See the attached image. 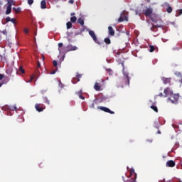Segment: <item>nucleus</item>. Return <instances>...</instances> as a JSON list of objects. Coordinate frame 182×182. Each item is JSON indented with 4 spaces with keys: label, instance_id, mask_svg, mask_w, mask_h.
Returning a JSON list of instances; mask_svg holds the SVG:
<instances>
[{
    "label": "nucleus",
    "instance_id": "29",
    "mask_svg": "<svg viewBox=\"0 0 182 182\" xmlns=\"http://www.w3.org/2000/svg\"><path fill=\"white\" fill-rule=\"evenodd\" d=\"M70 21L75 23V22H76V21H77V18H76V16H73L70 18Z\"/></svg>",
    "mask_w": 182,
    "mask_h": 182
},
{
    "label": "nucleus",
    "instance_id": "12",
    "mask_svg": "<svg viewBox=\"0 0 182 182\" xmlns=\"http://www.w3.org/2000/svg\"><path fill=\"white\" fill-rule=\"evenodd\" d=\"M124 21H126L127 22L129 21V18L127 16H124L123 14L120 15L119 18L117 20L118 23L123 22Z\"/></svg>",
    "mask_w": 182,
    "mask_h": 182
},
{
    "label": "nucleus",
    "instance_id": "59",
    "mask_svg": "<svg viewBox=\"0 0 182 182\" xmlns=\"http://www.w3.org/2000/svg\"><path fill=\"white\" fill-rule=\"evenodd\" d=\"M156 26H154V28H156Z\"/></svg>",
    "mask_w": 182,
    "mask_h": 182
},
{
    "label": "nucleus",
    "instance_id": "60",
    "mask_svg": "<svg viewBox=\"0 0 182 182\" xmlns=\"http://www.w3.org/2000/svg\"><path fill=\"white\" fill-rule=\"evenodd\" d=\"M179 182H182L181 181H179Z\"/></svg>",
    "mask_w": 182,
    "mask_h": 182
},
{
    "label": "nucleus",
    "instance_id": "21",
    "mask_svg": "<svg viewBox=\"0 0 182 182\" xmlns=\"http://www.w3.org/2000/svg\"><path fill=\"white\" fill-rule=\"evenodd\" d=\"M8 6H12V5H15V1L14 0H7Z\"/></svg>",
    "mask_w": 182,
    "mask_h": 182
},
{
    "label": "nucleus",
    "instance_id": "51",
    "mask_svg": "<svg viewBox=\"0 0 182 182\" xmlns=\"http://www.w3.org/2000/svg\"><path fill=\"white\" fill-rule=\"evenodd\" d=\"M122 68L124 69V63H122Z\"/></svg>",
    "mask_w": 182,
    "mask_h": 182
},
{
    "label": "nucleus",
    "instance_id": "42",
    "mask_svg": "<svg viewBox=\"0 0 182 182\" xmlns=\"http://www.w3.org/2000/svg\"><path fill=\"white\" fill-rule=\"evenodd\" d=\"M59 86H60V87L63 88V83L60 82V83H59Z\"/></svg>",
    "mask_w": 182,
    "mask_h": 182
},
{
    "label": "nucleus",
    "instance_id": "45",
    "mask_svg": "<svg viewBox=\"0 0 182 182\" xmlns=\"http://www.w3.org/2000/svg\"><path fill=\"white\" fill-rule=\"evenodd\" d=\"M2 5H4V2L2 1H0V9H1V6H2Z\"/></svg>",
    "mask_w": 182,
    "mask_h": 182
},
{
    "label": "nucleus",
    "instance_id": "19",
    "mask_svg": "<svg viewBox=\"0 0 182 182\" xmlns=\"http://www.w3.org/2000/svg\"><path fill=\"white\" fill-rule=\"evenodd\" d=\"M83 92L82 91V90H80V91H78L77 92V96L80 97V99H82V100H85V97H83V95H82V93Z\"/></svg>",
    "mask_w": 182,
    "mask_h": 182
},
{
    "label": "nucleus",
    "instance_id": "22",
    "mask_svg": "<svg viewBox=\"0 0 182 182\" xmlns=\"http://www.w3.org/2000/svg\"><path fill=\"white\" fill-rule=\"evenodd\" d=\"M106 72H107V73H109V76H112V75H113V70L110 68H106L105 69Z\"/></svg>",
    "mask_w": 182,
    "mask_h": 182
},
{
    "label": "nucleus",
    "instance_id": "14",
    "mask_svg": "<svg viewBox=\"0 0 182 182\" xmlns=\"http://www.w3.org/2000/svg\"><path fill=\"white\" fill-rule=\"evenodd\" d=\"M108 33L110 35V36H114V30L113 29V27H108Z\"/></svg>",
    "mask_w": 182,
    "mask_h": 182
},
{
    "label": "nucleus",
    "instance_id": "53",
    "mask_svg": "<svg viewBox=\"0 0 182 182\" xmlns=\"http://www.w3.org/2000/svg\"><path fill=\"white\" fill-rule=\"evenodd\" d=\"M179 83L182 85V78L179 80Z\"/></svg>",
    "mask_w": 182,
    "mask_h": 182
},
{
    "label": "nucleus",
    "instance_id": "20",
    "mask_svg": "<svg viewBox=\"0 0 182 182\" xmlns=\"http://www.w3.org/2000/svg\"><path fill=\"white\" fill-rule=\"evenodd\" d=\"M77 23H80L81 26H83V25H85V20H83L82 18H79L77 19Z\"/></svg>",
    "mask_w": 182,
    "mask_h": 182
},
{
    "label": "nucleus",
    "instance_id": "15",
    "mask_svg": "<svg viewBox=\"0 0 182 182\" xmlns=\"http://www.w3.org/2000/svg\"><path fill=\"white\" fill-rule=\"evenodd\" d=\"M164 5L168 6L166 12H168V14H171L173 12V8L171 7V6H170V4H168V3H165Z\"/></svg>",
    "mask_w": 182,
    "mask_h": 182
},
{
    "label": "nucleus",
    "instance_id": "48",
    "mask_svg": "<svg viewBox=\"0 0 182 182\" xmlns=\"http://www.w3.org/2000/svg\"><path fill=\"white\" fill-rule=\"evenodd\" d=\"M37 66L38 68H41V63L38 62Z\"/></svg>",
    "mask_w": 182,
    "mask_h": 182
},
{
    "label": "nucleus",
    "instance_id": "37",
    "mask_svg": "<svg viewBox=\"0 0 182 182\" xmlns=\"http://www.w3.org/2000/svg\"><path fill=\"white\" fill-rule=\"evenodd\" d=\"M28 5H32L33 4V0H28Z\"/></svg>",
    "mask_w": 182,
    "mask_h": 182
},
{
    "label": "nucleus",
    "instance_id": "24",
    "mask_svg": "<svg viewBox=\"0 0 182 182\" xmlns=\"http://www.w3.org/2000/svg\"><path fill=\"white\" fill-rule=\"evenodd\" d=\"M3 110H6V109H9V110H15L16 109V107H14V108H10L8 106L6 107H3Z\"/></svg>",
    "mask_w": 182,
    "mask_h": 182
},
{
    "label": "nucleus",
    "instance_id": "13",
    "mask_svg": "<svg viewBox=\"0 0 182 182\" xmlns=\"http://www.w3.org/2000/svg\"><path fill=\"white\" fill-rule=\"evenodd\" d=\"M176 166V162L173 160H169L166 162V167H175Z\"/></svg>",
    "mask_w": 182,
    "mask_h": 182
},
{
    "label": "nucleus",
    "instance_id": "56",
    "mask_svg": "<svg viewBox=\"0 0 182 182\" xmlns=\"http://www.w3.org/2000/svg\"><path fill=\"white\" fill-rule=\"evenodd\" d=\"M43 60H45V56L42 55Z\"/></svg>",
    "mask_w": 182,
    "mask_h": 182
},
{
    "label": "nucleus",
    "instance_id": "25",
    "mask_svg": "<svg viewBox=\"0 0 182 182\" xmlns=\"http://www.w3.org/2000/svg\"><path fill=\"white\" fill-rule=\"evenodd\" d=\"M154 50H156V47H154V46H149V52L152 53L154 52Z\"/></svg>",
    "mask_w": 182,
    "mask_h": 182
},
{
    "label": "nucleus",
    "instance_id": "55",
    "mask_svg": "<svg viewBox=\"0 0 182 182\" xmlns=\"http://www.w3.org/2000/svg\"><path fill=\"white\" fill-rule=\"evenodd\" d=\"M159 182H166V181L164 179V180L159 181Z\"/></svg>",
    "mask_w": 182,
    "mask_h": 182
},
{
    "label": "nucleus",
    "instance_id": "47",
    "mask_svg": "<svg viewBox=\"0 0 182 182\" xmlns=\"http://www.w3.org/2000/svg\"><path fill=\"white\" fill-rule=\"evenodd\" d=\"M158 96H159L160 97H163V93H159V95H158Z\"/></svg>",
    "mask_w": 182,
    "mask_h": 182
},
{
    "label": "nucleus",
    "instance_id": "2",
    "mask_svg": "<svg viewBox=\"0 0 182 182\" xmlns=\"http://www.w3.org/2000/svg\"><path fill=\"white\" fill-rule=\"evenodd\" d=\"M123 75L124 78L122 79V82L126 86H129V85H130V77H129V73L124 72Z\"/></svg>",
    "mask_w": 182,
    "mask_h": 182
},
{
    "label": "nucleus",
    "instance_id": "49",
    "mask_svg": "<svg viewBox=\"0 0 182 182\" xmlns=\"http://www.w3.org/2000/svg\"><path fill=\"white\" fill-rule=\"evenodd\" d=\"M16 12H21V9L18 8L17 10H16Z\"/></svg>",
    "mask_w": 182,
    "mask_h": 182
},
{
    "label": "nucleus",
    "instance_id": "35",
    "mask_svg": "<svg viewBox=\"0 0 182 182\" xmlns=\"http://www.w3.org/2000/svg\"><path fill=\"white\" fill-rule=\"evenodd\" d=\"M11 17H9V16H8V17L6 18V23L11 22Z\"/></svg>",
    "mask_w": 182,
    "mask_h": 182
},
{
    "label": "nucleus",
    "instance_id": "31",
    "mask_svg": "<svg viewBox=\"0 0 182 182\" xmlns=\"http://www.w3.org/2000/svg\"><path fill=\"white\" fill-rule=\"evenodd\" d=\"M10 22H12L15 26V25H16V18H11Z\"/></svg>",
    "mask_w": 182,
    "mask_h": 182
},
{
    "label": "nucleus",
    "instance_id": "46",
    "mask_svg": "<svg viewBox=\"0 0 182 182\" xmlns=\"http://www.w3.org/2000/svg\"><path fill=\"white\" fill-rule=\"evenodd\" d=\"M178 14V15H182V9H180Z\"/></svg>",
    "mask_w": 182,
    "mask_h": 182
},
{
    "label": "nucleus",
    "instance_id": "23",
    "mask_svg": "<svg viewBox=\"0 0 182 182\" xmlns=\"http://www.w3.org/2000/svg\"><path fill=\"white\" fill-rule=\"evenodd\" d=\"M151 109H152L154 112H156V113H159V109L157 108V107L152 105L151 106Z\"/></svg>",
    "mask_w": 182,
    "mask_h": 182
},
{
    "label": "nucleus",
    "instance_id": "27",
    "mask_svg": "<svg viewBox=\"0 0 182 182\" xmlns=\"http://www.w3.org/2000/svg\"><path fill=\"white\" fill-rule=\"evenodd\" d=\"M174 75L176 76H177V77H182V75H181V73L178 72V71H176L174 73Z\"/></svg>",
    "mask_w": 182,
    "mask_h": 182
},
{
    "label": "nucleus",
    "instance_id": "50",
    "mask_svg": "<svg viewBox=\"0 0 182 182\" xmlns=\"http://www.w3.org/2000/svg\"><path fill=\"white\" fill-rule=\"evenodd\" d=\"M7 115H8V116H12V114H11V112H7Z\"/></svg>",
    "mask_w": 182,
    "mask_h": 182
},
{
    "label": "nucleus",
    "instance_id": "38",
    "mask_svg": "<svg viewBox=\"0 0 182 182\" xmlns=\"http://www.w3.org/2000/svg\"><path fill=\"white\" fill-rule=\"evenodd\" d=\"M34 77H35V75H32L28 82H32L33 80Z\"/></svg>",
    "mask_w": 182,
    "mask_h": 182
},
{
    "label": "nucleus",
    "instance_id": "33",
    "mask_svg": "<svg viewBox=\"0 0 182 182\" xmlns=\"http://www.w3.org/2000/svg\"><path fill=\"white\" fill-rule=\"evenodd\" d=\"M2 33H3V35H5L6 36H7V35H8V31H6V29H5V30H4V31H2Z\"/></svg>",
    "mask_w": 182,
    "mask_h": 182
},
{
    "label": "nucleus",
    "instance_id": "5",
    "mask_svg": "<svg viewBox=\"0 0 182 182\" xmlns=\"http://www.w3.org/2000/svg\"><path fill=\"white\" fill-rule=\"evenodd\" d=\"M97 109H100V110H102V112H105V113H109L110 114H114V112L110 110V109H109L106 107L98 106Z\"/></svg>",
    "mask_w": 182,
    "mask_h": 182
},
{
    "label": "nucleus",
    "instance_id": "18",
    "mask_svg": "<svg viewBox=\"0 0 182 182\" xmlns=\"http://www.w3.org/2000/svg\"><path fill=\"white\" fill-rule=\"evenodd\" d=\"M94 89L95 90H97V92H100V90H101L100 85H99L98 82H95V86H94Z\"/></svg>",
    "mask_w": 182,
    "mask_h": 182
},
{
    "label": "nucleus",
    "instance_id": "28",
    "mask_svg": "<svg viewBox=\"0 0 182 182\" xmlns=\"http://www.w3.org/2000/svg\"><path fill=\"white\" fill-rule=\"evenodd\" d=\"M66 25H67V29H70L72 28V22L68 21L67 22Z\"/></svg>",
    "mask_w": 182,
    "mask_h": 182
},
{
    "label": "nucleus",
    "instance_id": "54",
    "mask_svg": "<svg viewBox=\"0 0 182 182\" xmlns=\"http://www.w3.org/2000/svg\"><path fill=\"white\" fill-rule=\"evenodd\" d=\"M92 109H95V104L92 105Z\"/></svg>",
    "mask_w": 182,
    "mask_h": 182
},
{
    "label": "nucleus",
    "instance_id": "34",
    "mask_svg": "<svg viewBox=\"0 0 182 182\" xmlns=\"http://www.w3.org/2000/svg\"><path fill=\"white\" fill-rule=\"evenodd\" d=\"M53 66H54L55 68H56V66H58V61L53 60Z\"/></svg>",
    "mask_w": 182,
    "mask_h": 182
},
{
    "label": "nucleus",
    "instance_id": "41",
    "mask_svg": "<svg viewBox=\"0 0 182 182\" xmlns=\"http://www.w3.org/2000/svg\"><path fill=\"white\" fill-rule=\"evenodd\" d=\"M4 79V75L0 74V80H2Z\"/></svg>",
    "mask_w": 182,
    "mask_h": 182
},
{
    "label": "nucleus",
    "instance_id": "58",
    "mask_svg": "<svg viewBox=\"0 0 182 182\" xmlns=\"http://www.w3.org/2000/svg\"><path fill=\"white\" fill-rule=\"evenodd\" d=\"M14 11H16V8H14Z\"/></svg>",
    "mask_w": 182,
    "mask_h": 182
},
{
    "label": "nucleus",
    "instance_id": "9",
    "mask_svg": "<svg viewBox=\"0 0 182 182\" xmlns=\"http://www.w3.org/2000/svg\"><path fill=\"white\" fill-rule=\"evenodd\" d=\"M80 77H82V75L77 73L72 80L73 83H77V82L80 81Z\"/></svg>",
    "mask_w": 182,
    "mask_h": 182
},
{
    "label": "nucleus",
    "instance_id": "1",
    "mask_svg": "<svg viewBox=\"0 0 182 182\" xmlns=\"http://www.w3.org/2000/svg\"><path fill=\"white\" fill-rule=\"evenodd\" d=\"M180 98V95L178 94H173L172 93L170 95V97L168 98V101L171 102L173 105H177L178 103V99Z\"/></svg>",
    "mask_w": 182,
    "mask_h": 182
},
{
    "label": "nucleus",
    "instance_id": "36",
    "mask_svg": "<svg viewBox=\"0 0 182 182\" xmlns=\"http://www.w3.org/2000/svg\"><path fill=\"white\" fill-rule=\"evenodd\" d=\"M44 102L45 103H47V105H49V100H48V97H44Z\"/></svg>",
    "mask_w": 182,
    "mask_h": 182
},
{
    "label": "nucleus",
    "instance_id": "4",
    "mask_svg": "<svg viewBox=\"0 0 182 182\" xmlns=\"http://www.w3.org/2000/svg\"><path fill=\"white\" fill-rule=\"evenodd\" d=\"M143 14L146 17L151 16V14H153V8L147 7L146 9L143 10Z\"/></svg>",
    "mask_w": 182,
    "mask_h": 182
},
{
    "label": "nucleus",
    "instance_id": "39",
    "mask_svg": "<svg viewBox=\"0 0 182 182\" xmlns=\"http://www.w3.org/2000/svg\"><path fill=\"white\" fill-rule=\"evenodd\" d=\"M24 33H29V30H28V28H24Z\"/></svg>",
    "mask_w": 182,
    "mask_h": 182
},
{
    "label": "nucleus",
    "instance_id": "32",
    "mask_svg": "<svg viewBox=\"0 0 182 182\" xmlns=\"http://www.w3.org/2000/svg\"><path fill=\"white\" fill-rule=\"evenodd\" d=\"M120 15H122V18H124V16H127V13L124 11Z\"/></svg>",
    "mask_w": 182,
    "mask_h": 182
},
{
    "label": "nucleus",
    "instance_id": "8",
    "mask_svg": "<svg viewBox=\"0 0 182 182\" xmlns=\"http://www.w3.org/2000/svg\"><path fill=\"white\" fill-rule=\"evenodd\" d=\"M161 80L164 83V85H170V83H171V77H161Z\"/></svg>",
    "mask_w": 182,
    "mask_h": 182
},
{
    "label": "nucleus",
    "instance_id": "43",
    "mask_svg": "<svg viewBox=\"0 0 182 182\" xmlns=\"http://www.w3.org/2000/svg\"><path fill=\"white\" fill-rule=\"evenodd\" d=\"M130 173L131 174H134V169H131Z\"/></svg>",
    "mask_w": 182,
    "mask_h": 182
},
{
    "label": "nucleus",
    "instance_id": "44",
    "mask_svg": "<svg viewBox=\"0 0 182 182\" xmlns=\"http://www.w3.org/2000/svg\"><path fill=\"white\" fill-rule=\"evenodd\" d=\"M75 3V1L74 0H70L69 1V4H74Z\"/></svg>",
    "mask_w": 182,
    "mask_h": 182
},
{
    "label": "nucleus",
    "instance_id": "52",
    "mask_svg": "<svg viewBox=\"0 0 182 182\" xmlns=\"http://www.w3.org/2000/svg\"><path fill=\"white\" fill-rule=\"evenodd\" d=\"M75 13H71V16H75Z\"/></svg>",
    "mask_w": 182,
    "mask_h": 182
},
{
    "label": "nucleus",
    "instance_id": "3",
    "mask_svg": "<svg viewBox=\"0 0 182 182\" xmlns=\"http://www.w3.org/2000/svg\"><path fill=\"white\" fill-rule=\"evenodd\" d=\"M89 35L91 36V38H92L94 42H95V43H97V45H101L102 42H100V41H99L97 39V37H96V34H95V31H89Z\"/></svg>",
    "mask_w": 182,
    "mask_h": 182
},
{
    "label": "nucleus",
    "instance_id": "57",
    "mask_svg": "<svg viewBox=\"0 0 182 182\" xmlns=\"http://www.w3.org/2000/svg\"><path fill=\"white\" fill-rule=\"evenodd\" d=\"M4 85V83L0 82V87Z\"/></svg>",
    "mask_w": 182,
    "mask_h": 182
},
{
    "label": "nucleus",
    "instance_id": "17",
    "mask_svg": "<svg viewBox=\"0 0 182 182\" xmlns=\"http://www.w3.org/2000/svg\"><path fill=\"white\" fill-rule=\"evenodd\" d=\"M12 12V6H7L6 11V15H9Z\"/></svg>",
    "mask_w": 182,
    "mask_h": 182
},
{
    "label": "nucleus",
    "instance_id": "11",
    "mask_svg": "<svg viewBox=\"0 0 182 182\" xmlns=\"http://www.w3.org/2000/svg\"><path fill=\"white\" fill-rule=\"evenodd\" d=\"M62 46H63V43H58L59 53H66V50H65V48H62Z\"/></svg>",
    "mask_w": 182,
    "mask_h": 182
},
{
    "label": "nucleus",
    "instance_id": "30",
    "mask_svg": "<svg viewBox=\"0 0 182 182\" xmlns=\"http://www.w3.org/2000/svg\"><path fill=\"white\" fill-rule=\"evenodd\" d=\"M19 72H21V73H25V70L23 69V68L22 66H20L19 68Z\"/></svg>",
    "mask_w": 182,
    "mask_h": 182
},
{
    "label": "nucleus",
    "instance_id": "26",
    "mask_svg": "<svg viewBox=\"0 0 182 182\" xmlns=\"http://www.w3.org/2000/svg\"><path fill=\"white\" fill-rule=\"evenodd\" d=\"M104 42H105V43H107V45H110V43H111L110 38H105Z\"/></svg>",
    "mask_w": 182,
    "mask_h": 182
},
{
    "label": "nucleus",
    "instance_id": "10",
    "mask_svg": "<svg viewBox=\"0 0 182 182\" xmlns=\"http://www.w3.org/2000/svg\"><path fill=\"white\" fill-rule=\"evenodd\" d=\"M66 48L67 52H70L72 50H77V47L72 46L71 44L68 45Z\"/></svg>",
    "mask_w": 182,
    "mask_h": 182
},
{
    "label": "nucleus",
    "instance_id": "16",
    "mask_svg": "<svg viewBox=\"0 0 182 182\" xmlns=\"http://www.w3.org/2000/svg\"><path fill=\"white\" fill-rule=\"evenodd\" d=\"M41 9H46V1H45V0L41 1Z\"/></svg>",
    "mask_w": 182,
    "mask_h": 182
},
{
    "label": "nucleus",
    "instance_id": "40",
    "mask_svg": "<svg viewBox=\"0 0 182 182\" xmlns=\"http://www.w3.org/2000/svg\"><path fill=\"white\" fill-rule=\"evenodd\" d=\"M56 73V70H53L51 73H50V75H55Z\"/></svg>",
    "mask_w": 182,
    "mask_h": 182
},
{
    "label": "nucleus",
    "instance_id": "6",
    "mask_svg": "<svg viewBox=\"0 0 182 182\" xmlns=\"http://www.w3.org/2000/svg\"><path fill=\"white\" fill-rule=\"evenodd\" d=\"M35 108H36V110H37V112H43V110H45L46 107H43V105L36 104Z\"/></svg>",
    "mask_w": 182,
    "mask_h": 182
},
{
    "label": "nucleus",
    "instance_id": "7",
    "mask_svg": "<svg viewBox=\"0 0 182 182\" xmlns=\"http://www.w3.org/2000/svg\"><path fill=\"white\" fill-rule=\"evenodd\" d=\"M172 93H173V91L171 90L170 87H167L164 91V97H167L168 96H171Z\"/></svg>",
    "mask_w": 182,
    "mask_h": 182
}]
</instances>
